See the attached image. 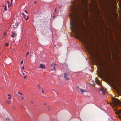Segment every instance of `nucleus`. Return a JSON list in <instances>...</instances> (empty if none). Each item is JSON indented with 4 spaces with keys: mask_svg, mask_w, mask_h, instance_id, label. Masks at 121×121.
I'll return each instance as SVG.
<instances>
[{
    "mask_svg": "<svg viewBox=\"0 0 121 121\" xmlns=\"http://www.w3.org/2000/svg\"><path fill=\"white\" fill-rule=\"evenodd\" d=\"M24 69V68L23 66L22 67V69Z\"/></svg>",
    "mask_w": 121,
    "mask_h": 121,
    "instance_id": "obj_29",
    "label": "nucleus"
},
{
    "mask_svg": "<svg viewBox=\"0 0 121 121\" xmlns=\"http://www.w3.org/2000/svg\"><path fill=\"white\" fill-rule=\"evenodd\" d=\"M29 54V52H27V54H26V57L27 56V55H28Z\"/></svg>",
    "mask_w": 121,
    "mask_h": 121,
    "instance_id": "obj_28",
    "label": "nucleus"
},
{
    "mask_svg": "<svg viewBox=\"0 0 121 121\" xmlns=\"http://www.w3.org/2000/svg\"><path fill=\"white\" fill-rule=\"evenodd\" d=\"M18 24L17 23H15V24H14L13 25V29L14 30H15L17 28L18 26Z\"/></svg>",
    "mask_w": 121,
    "mask_h": 121,
    "instance_id": "obj_5",
    "label": "nucleus"
},
{
    "mask_svg": "<svg viewBox=\"0 0 121 121\" xmlns=\"http://www.w3.org/2000/svg\"><path fill=\"white\" fill-rule=\"evenodd\" d=\"M22 98L23 99H24V98L23 97H22Z\"/></svg>",
    "mask_w": 121,
    "mask_h": 121,
    "instance_id": "obj_34",
    "label": "nucleus"
},
{
    "mask_svg": "<svg viewBox=\"0 0 121 121\" xmlns=\"http://www.w3.org/2000/svg\"><path fill=\"white\" fill-rule=\"evenodd\" d=\"M68 74L66 73H64V77L66 80H69V78L68 77Z\"/></svg>",
    "mask_w": 121,
    "mask_h": 121,
    "instance_id": "obj_3",
    "label": "nucleus"
},
{
    "mask_svg": "<svg viewBox=\"0 0 121 121\" xmlns=\"http://www.w3.org/2000/svg\"><path fill=\"white\" fill-rule=\"evenodd\" d=\"M11 97L10 96L8 98V99H11Z\"/></svg>",
    "mask_w": 121,
    "mask_h": 121,
    "instance_id": "obj_22",
    "label": "nucleus"
},
{
    "mask_svg": "<svg viewBox=\"0 0 121 121\" xmlns=\"http://www.w3.org/2000/svg\"><path fill=\"white\" fill-rule=\"evenodd\" d=\"M8 95L9 96H11V95H10L9 94H8Z\"/></svg>",
    "mask_w": 121,
    "mask_h": 121,
    "instance_id": "obj_31",
    "label": "nucleus"
},
{
    "mask_svg": "<svg viewBox=\"0 0 121 121\" xmlns=\"http://www.w3.org/2000/svg\"><path fill=\"white\" fill-rule=\"evenodd\" d=\"M25 12L26 13H27L26 11V10H25Z\"/></svg>",
    "mask_w": 121,
    "mask_h": 121,
    "instance_id": "obj_32",
    "label": "nucleus"
},
{
    "mask_svg": "<svg viewBox=\"0 0 121 121\" xmlns=\"http://www.w3.org/2000/svg\"><path fill=\"white\" fill-rule=\"evenodd\" d=\"M80 90L81 92L82 93H83L86 91L85 90L82 89H80Z\"/></svg>",
    "mask_w": 121,
    "mask_h": 121,
    "instance_id": "obj_9",
    "label": "nucleus"
},
{
    "mask_svg": "<svg viewBox=\"0 0 121 121\" xmlns=\"http://www.w3.org/2000/svg\"><path fill=\"white\" fill-rule=\"evenodd\" d=\"M31 102L32 103H33V102L32 101H31Z\"/></svg>",
    "mask_w": 121,
    "mask_h": 121,
    "instance_id": "obj_43",
    "label": "nucleus"
},
{
    "mask_svg": "<svg viewBox=\"0 0 121 121\" xmlns=\"http://www.w3.org/2000/svg\"><path fill=\"white\" fill-rule=\"evenodd\" d=\"M114 104L115 106H121V101L118 99L115 98L114 100Z\"/></svg>",
    "mask_w": 121,
    "mask_h": 121,
    "instance_id": "obj_2",
    "label": "nucleus"
},
{
    "mask_svg": "<svg viewBox=\"0 0 121 121\" xmlns=\"http://www.w3.org/2000/svg\"><path fill=\"white\" fill-rule=\"evenodd\" d=\"M76 2H74L73 3V5L72 6V9L73 14H70V24L71 25V28L73 30H74L75 28L77 25L76 22L73 20V16L75 15V13L78 14V11L80 10L83 9V3L85 2V0H76Z\"/></svg>",
    "mask_w": 121,
    "mask_h": 121,
    "instance_id": "obj_1",
    "label": "nucleus"
},
{
    "mask_svg": "<svg viewBox=\"0 0 121 121\" xmlns=\"http://www.w3.org/2000/svg\"><path fill=\"white\" fill-rule=\"evenodd\" d=\"M98 76L100 77L101 76V74H99L98 75Z\"/></svg>",
    "mask_w": 121,
    "mask_h": 121,
    "instance_id": "obj_19",
    "label": "nucleus"
},
{
    "mask_svg": "<svg viewBox=\"0 0 121 121\" xmlns=\"http://www.w3.org/2000/svg\"><path fill=\"white\" fill-rule=\"evenodd\" d=\"M13 108L14 109H15V108L14 106H13Z\"/></svg>",
    "mask_w": 121,
    "mask_h": 121,
    "instance_id": "obj_23",
    "label": "nucleus"
},
{
    "mask_svg": "<svg viewBox=\"0 0 121 121\" xmlns=\"http://www.w3.org/2000/svg\"><path fill=\"white\" fill-rule=\"evenodd\" d=\"M53 15H54V16H53V18H55V13H53Z\"/></svg>",
    "mask_w": 121,
    "mask_h": 121,
    "instance_id": "obj_24",
    "label": "nucleus"
},
{
    "mask_svg": "<svg viewBox=\"0 0 121 121\" xmlns=\"http://www.w3.org/2000/svg\"><path fill=\"white\" fill-rule=\"evenodd\" d=\"M95 81L96 83L98 85H100V81L97 78H96L95 79Z\"/></svg>",
    "mask_w": 121,
    "mask_h": 121,
    "instance_id": "obj_7",
    "label": "nucleus"
},
{
    "mask_svg": "<svg viewBox=\"0 0 121 121\" xmlns=\"http://www.w3.org/2000/svg\"><path fill=\"white\" fill-rule=\"evenodd\" d=\"M103 72H105V70L104 69H103Z\"/></svg>",
    "mask_w": 121,
    "mask_h": 121,
    "instance_id": "obj_27",
    "label": "nucleus"
},
{
    "mask_svg": "<svg viewBox=\"0 0 121 121\" xmlns=\"http://www.w3.org/2000/svg\"><path fill=\"white\" fill-rule=\"evenodd\" d=\"M4 45L7 47H8L9 45V44L8 43H5Z\"/></svg>",
    "mask_w": 121,
    "mask_h": 121,
    "instance_id": "obj_15",
    "label": "nucleus"
},
{
    "mask_svg": "<svg viewBox=\"0 0 121 121\" xmlns=\"http://www.w3.org/2000/svg\"><path fill=\"white\" fill-rule=\"evenodd\" d=\"M7 2L8 3V7H11V4H12V2L11 3V4H9V2L8 1H7Z\"/></svg>",
    "mask_w": 121,
    "mask_h": 121,
    "instance_id": "obj_11",
    "label": "nucleus"
},
{
    "mask_svg": "<svg viewBox=\"0 0 121 121\" xmlns=\"http://www.w3.org/2000/svg\"><path fill=\"white\" fill-rule=\"evenodd\" d=\"M40 86V85L39 84L38 85V86Z\"/></svg>",
    "mask_w": 121,
    "mask_h": 121,
    "instance_id": "obj_45",
    "label": "nucleus"
},
{
    "mask_svg": "<svg viewBox=\"0 0 121 121\" xmlns=\"http://www.w3.org/2000/svg\"><path fill=\"white\" fill-rule=\"evenodd\" d=\"M39 89H40V88H41V87H39Z\"/></svg>",
    "mask_w": 121,
    "mask_h": 121,
    "instance_id": "obj_37",
    "label": "nucleus"
},
{
    "mask_svg": "<svg viewBox=\"0 0 121 121\" xmlns=\"http://www.w3.org/2000/svg\"><path fill=\"white\" fill-rule=\"evenodd\" d=\"M12 34L11 36V37L12 38H14L17 35V34L15 31H12Z\"/></svg>",
    "mask_w": 121,
    "mask_h": 121,
    "instance_id": "obj_4",
    "label": "nucleus"
},
{
    "mask_svg": "<svg viewBox=\"0 0 121 121\" xmlns=\"http://www.w3.org/2000/svg\"><path fill=\"white\" fill-rule=\"evenodd\" d=\"M18 93L19 94H20V95H22V93H21L20 92H18Z\"/></svg>",
    "mask_w": 121,
    "mask_h": 121,
    "instance_id": "obj_17",
    "label": "nucleus"
},
{
    "mask_svg": "<svg viewBox=\"0 0 121 121\" xmlns=\"http://www.w3.org/2000/svg\"><path fill=\"white\" fill-rule=\"evenodd\" d=\"M2 6H4L5 7L4 8V9L6 11L7 10V6L6 5H3Z\"/></svg>",
    "mask_w": 121,
    "mask_h": 121,
    "instance_id": "obj_13",
    "label": "nucleus"
},
{
    "mask_svg": "<svg viewBox=\"0 0 121 121\" xmlns=\"http://www.w3.org/2000/svg\"><path fill=\"white\" fill-rule=\"evenodd\" d=\"M52 90H53L54 91H55V90L53 89H52Z\"/></svg>",
    "mask_w": 121,
    "mask_h": 121,
    "instance_id": "obj_41",
    "label": "nucleus"
},
{
    "mask_svg": "<svg viewBox=\"0 0 121 121\" xmlns=\"http://www.w3.org/2000/svg\"><path fill=\"white\" fill-rule=\"evenodd\" d=\"M22 15H23L24 16H25V15L23 13H22Z\"/></svg>",
    "mask_w": 121,
    "mask_h": 121,
    "instance_id": "obj_33",
    "label": "nucleus"
},
{
    "mask_svg": "<svg viewBox=\"0 0 121 121\" xmlns=\"http://www.w3.org/2000/svg\"><path fill=\"white\" fill-rule=\"evenodd\" d=\"M6 35V33H4V35Z\"/></svg>",
    "mask_w": 121,
    "mask_h": 121,
    "instance_id": "obj_36",
    "label": "nucleus"
},
{
    "mask_svg": "<svg viewBox=\"0 0 121 121\" xmlns=\"http://www.w3.org/2000/svg\"><path fill=\"white\" fill-rule=\"evenodd\" d=\"M39 67L41 68L42 69H44L45 68L44 65H43L42 64H40Z\"/></svg>",
    "mask_w": 121,
    "mask_h": 121,
    "instance_id": "obj_8",
    "label": "nucleus"
},
{
    "mask_svg": "<svg viewBox=\"0 0 121 121\" xmlns=\"http://www.w3.org/2000/svg\"><path fill=\"white\" fill-rule=\"evenodd\" d=\"M102 92L103 94H105V92H104V91Z\"/></svg>",
    "mask_w": 121,
    "mask_h": 121,
    "instance_id": "obj_30",
    "label": "nucleus"
},
{
    "mask_svg": "<svg viewBox=\"0 0 121 121\" xmlns=\"http://www.w3.org/2000/svg\"><path fill=\"white\" fill-rule=\"evenodd\" d=\"M10 101L8 100H7L6 101V103L8 104H10Z\"/></svg>",
    "mask_w": 121,
    "mask_h": 121,
    "instance_id": "obj_12",
    "label": "nucleus"
},
{
    "mask_svg": "<svg viewBox=\"0 0 121 121\" xmlns=\"http://www.w3.org/2000/svg\"><path fill=\"white\" fill-rule=\"evenodd\" d=\"M77 87L78 88V89H79V87L78 86H77Z\"/></svg>",
    "mask_w": 121,
    "mask_h": 121,
    "instance_id": "obj_38",
    "label": "nucleus"
},
{
    "mask_svg": "<svg viewBox=\"0 0 121 121\" xmlns=\"http://www.w3.org/2000/svg\"><path fill=\"white\" fill-rule=\"evenodd\" d=\"M34 3H35H35H36V1H35V2H34Z\"/></svg>",
    "mask_w": 121,
    "mask_h": 121,
    "instance_id": "obj_39",
    "label": "nucleus"
},
{
    "mask_svg": "<svg viewBox=\"0 0 121 121\" xmlns=\"http://www.w3.org/2000/svg\"><path fill=\"white\" fill-rule=\"evenodd\" d=\"M99 91H102V92L103 91V90L102 89H100Z\"/></svg>",
    "mask_w": 121,
    "mask_h": 121,
    "instance_id": "obj_21",
    "label": "nucleus"
},
{
    "mask_svg": "<svg viewBox=\"0 0 121 121\" xmlns=\"http://www.w3.org/2000/svg\"><path fill=\"white\" fill-rule=\"evenodd\" d=\"M12 0H11V3L12 2Z\"/></svg>",
    "mask_w": 121,
    "mask_h": 121,
    "instance_id": "obj_44",
    "label": "nucleus"
},
{
    "mask_svg": "<svg viewBox=\"0 0 121 121\" xmlns=\"http://www.w3.org/2000/svg\"><path fill=\"white\" fill-rule=\"evenodd\" d=\"M43 89V90H42V92L43 93H44V91L43 90V89Z\"/></svg>",
    "mask_w": 121,
    "mask_h": 121,
    "instance_id": "obj_26",
    "label": "nucleus"
},
{
    "mask_svg": "<svg viewBox=\"0 0 121 121\" xmlns=\"http://www.w3.org/2000/svg\"><path fill=\"white\" fill-rule=\"evenodd\" d=\"M22 73V74H23V75L25 74L24 73H23V72Z\"/></svg>",
    "mask_w": 121,
    "mask_h": 121,
    "instance_id": "obj_40",
    "label": "nucleus"
},
{
    "mask_svg": "<svg viewBox=\"0 0 121 121\" xmlns=\"http://www.w3.org/2000/svg\"><path fill=\"white\" fill-rule=\"evenodd\" d=\"M23 60H22L21 62V64H22L23 63Z\"/></svg>",
    "mask_w": 121,
    "mask_h": 121,
    "instance_id": "obj_20",
    "label": "nucleus"
},
{
    "mask_svg": "<svg viewBox=\"0 0 121 121\" xmlns=\"http://www.w3.org/2000/svg\"><path fill=\"white\" fill-rule=\"evenodd\" d=\"M4 37H3V38H4Z\"/></svg>",
    "mask_w": 121,
    "mask_h": 121,
    "instance_id": "obj_48",
    "label": "nucleus"
},
{
    "mask_svg": "<svg viewBox=\"0 0 121 121\" xmlns=\"http://www.w3.org/2000/svg\"><path fill=\"white\" fill-rule=\"evenodd\" d=\"M118 117L120 119L121 118V117L120 115H118Z\"/></svg>",
    "mask_w": 121,
    "mask_h": 121,
    "instance_id": "obj_18",
    "label": "nucleus"
},
{
    "mask_svg": "<svg viewBox=\"0 0 121 121\" xmlns=\"http://www.w3.org/2000/svg\"><path fill=\"white\" fill-rule=\"evenodd\" d=\"M23 17L26 20H27L28 19V16H25Z\"/></svg>",
    "mask_w": 121,
    "mask_h": 121,
    "instance_id": "obj_10",
    "label": "nucleus"
},
{
    "mask_svg": "<svg viewBox=\"0 0 121 121\" xmlns=\"http://www.w3.org/2000/svg\"><path fill=\"white\" fill-rule=\"evenodd\" d=\"M55 46H55V45H54V47H55Z\"/></svg>",
    "mask_w": 121,
    "mask_h": 121,
    "instance_id": "obj_47",
    "label": "nucleus"
},
{
    "mask_svg": "<svg viewBox=\"0 0 121 121\" xmlns=\"http://www.w3.org/2000/svg\"><path fill=\"white\" fill-rule=\"evenodd\" d=\"M83 41H84V42H85V41L84 40H83Z\"/></svg>",
    "mask_w": 121,
    "mask_h": 121,
    "instance_id": "obj_46",
    "label": "nucleus"
},
{
    "mask_svg": "<svg viewBox=\"0 0 121 121\" xmlns=\"http://www.w3.org/2000/svg\"><path fill=\"white\" fill-rule=\"evenodd\" d=\"M9 120H10L9 119H8V121H9Z\"/></svg>",
    "mask_w": 121,
    "mask_h": 121,
    "instance_id": "obj_35",
    "label": "nucleus"
},
{
    "mask_svg": "<svg viewBox=\"0 0 121 121\" xmlns=\"http://www.w3.org/2000/svg\"><path fill=\"white\" fill-rule=\"evenodd\" d=\"M55 64H52L51 65V70L53 71L55 70Z\"/></svg>",
    "mask_w": 121,
    "mask_h": 121,
    "instance_id": "obj_6",
    "label": "nucleus"
},
{
    "mask_svg": "<svg viewBox=\"0 0 121 121\" xmlns=\"http://www.w3.org/2000/svg\"><path fill=\"white\" fill-rule=\"evenodd\" d=\"M120 113H121V111H118L116 112V113L117 114H118Z\"/></svg>",
    "mask_w": 121,
    "mask_h": 121,
    "instance_id": "obj_14",
    "label": "nucleus"
},
{
    "mask_svg": "<svg viewBox=\"0 0 121 121\" xmlns=\"http://www.w3.org/2000/svg\"><path fill=\"white\" fill-rule=\"evenodd\" d=\"M27 75H25V77H24V79H25L26 78V77H27Z\"/></svg>",
    "mask_w": 121,
    "mask_h": 121,
    "instance_id": "obj_25",
    "label": "nucleus"
},
{
    "mask_svg": "<svg viewBox=\"0 0 121 121\" xmlns=\"http://www.w3.org/2000/svg\"><path fill=\"white\" fill-rule=\"evenodd\" d=\"M56 9L55 8V10L54 11V13H56Z\"/></svg>",
    "mask_w": 121,
    "mask_h": 121,
    "instance_id": "obj_16",
    "label": "nucleus"
},
{
    "mask_svg": "<svg viewBox=\"0 0 121 121\" xmlns=\"http://www.w3.org/2000/svg\"><path fill=\"white\" fill-rule=\"evenodd\" d=\"M50 109V108H49L48 109V110H49Z\"/></svg>",
    "mask_w": 121,
    "mask_h": 121,
    "instance_id": "obj_42",
    "label": "nucleus"
}]
</instances>
